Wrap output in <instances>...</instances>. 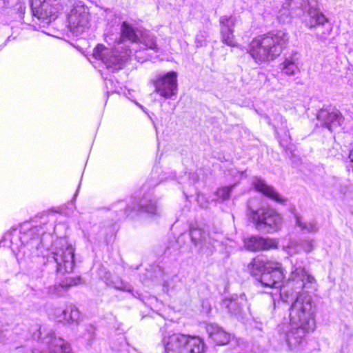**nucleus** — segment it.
<instances>
[{"label":"nucleus","mask_w":353,"mask_h":353,"mask_svg":"<svg viewBox=\"0 0 353 353\" xmlns=\"http://www.w3.org/2000/svg\"><path fill=\"white\" fill-rule=\"evenodd\" d=\"M281 72H279V77L281 78H286L287 81L293 79V77L299 72V68H279Z\"/></svg>","instance_id":"nucleus-27"},{"label":"nucleus","mask_w":353,"mask_h":353,"mask_svg":"<svg viewBox=\"0 0 353 353\" xmlns=\"http://www.w3.org/2000/svg\"><path fill=\"white\" fill-rule=\"evenodd\" d=\"M318 121L329 131L333 132L338 128L345 130L343 126L345 119L341 112L334 106L323 105L316 115Z\"/></svg>","instance_id":"nucleus-13"},{"label":"nucleus","mask_w":353,"mask_h":353,"mask_svg":"<svg viewBox=\"0 0 353 353\" xmlns=\"http://www.w3.org/2000/svg\"><path fill=\"white\" fill-rule=\"evenodd\" d=\"M350 163L347 165V170L349 172L353 173V148L350 150L349 154Z\"/></svg>","instance_id":"nucleus-33"},{"label":"nucleus","mask_w":353,"mask_h":353,"mask_svg":"<svg viewBox=\"0 0 353 353\" xmlns=\"http://www.w3.org/2000/svg\"><path fill=\"white\" fill-rule=\"evenodd\" d=\"M94 330L95 329L93 326H92V325L88 326V329L87 330V331H88V340L89 341V343H91L92 339L94 336Z\"/></svg>","instance_id":"nucleus-34"},{"label":"nucleus","mask_w":353,"mask_h":353,"mask_svg":"<svg viewBox=\"0 0 353 353\" xmlns=\"http://www.w3.org/2000/svg\"><path fill=\"white\" fill-rule=\"evenodd\" d=\"M80 185H81V183L79 184L77 190H76V192H75V193H74V196H73V197H72V199L71 200V203H74L76 199H77V197L78 194H79V188H80Z\"/></svg>","instance_id":"nucleus-36"},{"label":"nucleus","mask_w":353,"mask_h":353,"mask_svg":"<svg viewBox=\"0 0 353 353\" xmlns=\"http://www.w3.org/2000/svg\"><path fill=\"white\" fill-rule=\"evenodd\" d=\"M327 22V18L322 12L317 10L311 12L310 26L312 27L317 25H324Z\"/></svg>","instance_id":"nucleus-26"},{"label":"nucleus","mask_w":353,"mask_h":353,"mask_svg":"<svg viewBox=\"0 0 353 353\" xmlns=\"http://www.w3.org/2000/svg\"><path fill=\"white\" fill-rule=\"evenodd\" d=\"M291 263V274L284 284L281 264L265 256L253 258L248 269L261 286L275 289L283 303L292 302L290 322L278 325L272 343L299 352L305 350L306 334L315 329L314 305L309 292L315 289L316 280L305 270L303 259H292Z\"/></svg>","instance_id":"nucleus-2"},{"label":"nucleus","mask_w":353,"mask_h":353,"mask_svg":"<svg viewBox=\"0 0 353 353\" xmlns=\"http://www.w3.org/2000/svg\"><path fill=\"white\" fill-rule=\"evenodd\" d=\"M54 214L42 213L34 219L12 228L6 232L0 245L10 248L18 259L20 253L28 258L42 259L45 270L37 268L28 272L29 286L39 297L48 294L52 298L64 296L68 289L81 283L80 276L67 277L61 283L46 286L48 279L58 274L73 271L75 266V248L66 237L53 240L57 226Z\"/></svg>","instance_id":"nucleus-1"},{"label":"nucleus","mask_w":353,"mask_h":353,"mask_svg":"<svg viewBox=\"0 0 353 353\" xmlns=\"http://www.w3.org/2000/svg\"><path fill=\"white\" fill-rule=\"evenodd\" d=\"M108 50V48L104 44L98 43L93 49L92 56L94 59L105 62L107 59L106 52Z\"/></svg>","instance_id":"nucleus-25"},{"label":"nucleus","mask_w":353,"mask_h":353,"mask_svg":"<svg viewBox=\"0 0 353 353\" xmlns=\"http://www.w3.org/2000/svg\"><path fill=\"white\" fill-rule=\"evenodd\" d=\"M117 340L118 341V345L114 342H111L110 347L112 350L119 352L122 351V348L125 345V339L123 334H119Z\"/></svg>","instance_id":"nucleus-29"},{"label":"nucleus","mask_w":353,"mask_h":353,"mask_svg":"<svg viewBox=\"0 0 353 353\" xmlns=\"http://www.w3.org/2000/svg\"><path fill=\"white\" fill-rule=\"evenodd\" d=\"M32 339L39 343L43 350L32 347L21 346L16 349L17 353H71L70 344L61 337H57L50 327L36 325L31 327Z\"/></svg>","instance_id":"nucleus-5"},{"label":"nucleus","mask_w":353,"mask_h":353,"mask_svg":"<svg viewBox=\"0 0 353 353\" xmlns=\"http://www.w3.org/2000/svg\"><path fill=\"white\" fill-rule=\"evenodd\" d=\"M154 92L164 99H172L178 92V73L171 70L156 74L150 79Z\"/></svg>","instance_id":"nucleus-11"},{"label":"nucleus","mask_w":353,"mask_h":353,"mask_svg":"<svg viewBox=\"0 0 353 353\" xmlns=\"http://www.w3.org/2000/svg\"><path fill=\"white\" fill-rule=\"evenodd\" d=\"M148 280L161 282L163 292L170 295L181 285V280L178 276L176 264L172 266L159 265L150 266V270H146L145 277L141 276V281L144 285H148Z\"/></svg>","instance_id":"nucleus-8"},{"label":"nucleus","mask_w":353,"mask_h":353,"mask_svg":"<svg viewBox=\"0 0 353 353\" xmlns=\"http://www.w3.org/2000/svg\"><path fill=\"white\" fill-rule=\"evenodd\" d=\"M199 180V176L196 173H189L190 183H195Z\"/></svg>","instance_id":"nucleus-35"},{"label":"nucleus","mask_w":353,"mask_h":353,"mask_svg":"<svg viewBox=\"0 0 353 353\" xmlns=\"http://www.w3.org/2000/svg\"><path fill=\"white\" fill-rule=\"evenodd\" d=\"M295 63L294 61H285V66H289L290 65H294Z\"/></svg>","instance_id":"nucleus-38"},{"label":"nucleus","mask_w":353,"mask_h":353,"mask_svg":"<svg viewBox=\"0 0 353 353\" xmlns=\"http://www.w3.org/2000/svg\"><path fill=\"white\" fill-rule=\"evenodd\" d=\"M30 8L32 16L49 23L58 17L61 5L58 0H30Z\"/></svg>","instance_id":"nucleus-12"},{"label":"nucleus","mask_w":353,"mask_h":353,"mask_svg":"<svg viewBox=\"0 0 353 353\" xmlns=\"http://www.w3.org/2000/svg\"><path fill=\"white\" fill-rule=\"evenodd\" d=\"M144 43L145 44V46L150 49L154 50V49L157 48V44L155 39L154 37L148 39V40H145Z\"/></svg>","instance_id":"nucleus-32"},{"label":"nucleus","mask_w":353,"mask_h":353,"mask_svg":"<svg viewBox=\"0 0 353 353\" xmlns=\"http://www.w3.org/2000/svg\"><path fill=\"white\" fill-rule=\"evenodd\" d=\"M221 41L229 46H236V42L235 40V37L234 35V30L232 28L231 29H221Z\"/></svg>","instance_id":"nucleus-24"},{"label":"nucleus","mask_w":353,"mask_h":353,"mask_svg":"<svg viewBox=\"0 0 353 353\" xmlns=\"http://www.w3.org/2000/svg\"><path fill=\"white\" fill-rule=\"evenodd\" d=\"M221 307L238 320H243L246 314V310H249L244 294H232L229 297H225L222 300Z\"/></svg>","instance_id":"nucleus-14"},{"label":"nucleus","mask_w":353,"mask_h":353,"mask_svg":"<svg viewBox=\"0 0 353 353\" xmlns=\"http://www.w3.org/2000/svg\"><path fill=\"white\" fill-rule=\"evenodd\" d=\"M294 219L296 225L303 231H305L309 233H316L319 230V227L315 220L303 221L301 217L297 214L294 215Z\"/></svg>","instance_id":"nucleus-21"},{"label":"nucleus","mask_w":353,"mask_h":353,"mask_svg":"<svg viewBox=\"0 0 353 353\" xmlns=\"http://www.w3.org/2000/svg\"><path fill=\"white\" fill-rule=\"evenodd\" d=\"M57 321H65L69 324H78L80 319V312L76 305L70 304L62 310L57 309L54 312Z\"/></svg>","instance_id":"nucleus-18"},{"label":"nucleus","mask_w":353,"mask_h":353,"mask_svg":"<svg viewBox=\"0 0 353 353\" xmlns=\"http://www.w3.org/2000/svg\"><path fill=\"white\" fill-rule=\"evenodd\" d=\"M237 183H234L229 185L219 188L215 192L216 196L219 200L222 201L228 200L230 197L232 191L237 186Z\"/></svg>","instance_id":"nucleus-23"},{"label":"nucleus","mask_w":353,"mask_h":353,"mask_svg":"<svg viewBox=\"0 0 353 353\" xmlns=\"http://www.w3.org/2000/svg\"><path fill=\"white\" fill-rule=\"evenodd\" d=\"M332 182L335 184L337 182V179L334 177L331 179ZM339 189L336 186V185H334L332 188H326L325 190H323V195L325 196H327L328 194H330L331 196L334 195L336 191H338Z\"/></svg>","instance_id":"nucleus-31"},{"label":"nucleus","mask_w":353,"mask_h":353,"mask_svg":"<svg viewBox=\"0 0 353 353\" xmlns=\"http://www.w3.org/2000/svg\"><path fill=\"white\" fill-rule=\"evenodd\" d=\"M161 331L165 353H204L205 350L204 341L199 336L166 332L165 327Z\"/></svg>","instance_id":"nucleus-7"},{"label":"nucleus","mask_w":353,"mask_h":353,"mask_svg":"<svg viewBox=\"0 0 353 353\" xmlns=\"http://www.w3.org/2000/svg\"><path fill=\"white\" fill-rule=\"evenodd\" d=\"M276 120L280 123L273 124L275 133L277 135H283L285 137H288L289 140H291L289 130L287 129L286 120L279 114L276 116Z\"/></svg>","instance_id":"nucleus-22"},{"label":"nucleus","mask_w":353,"mask_h":353,"mask_svg":"<svg viewBox=\"0 0 353 353\" xmlns=\"http://www.w3.org/2000/svg\"><path fill=\"white\" fill-rule=\"evenodd\" d=\"M221 29H231L235 25L232 16H222L219 20Z\"/></svg>","instance_id":"nucleus-28"},{"label":"nucleus","mask_w":353,"mask_h":353,"mask_svg":"<svg viewBox=\"0 0 353 353\" xmlns=\"http://www.w3.org/2000/svg\"><path fill=\"white\" fill-rule=\"evenodd\" d=\"M254 189L272 200L284 203V199L272 186L269 185L261 177L255 176L252 182Z\"/></svg>","instance_id":"nucleus-15"},{"label":"nucleus","mask_w":353,"mask_h":353,"mask_svg":"<svg viewBox=\"0 0 353 353\" xmlns=\"http://www.w3.org/2000/svg\"><path fill=\"white\" fill-rule=\"evenodd\" d=\"M301 245L305 252L309 253L314 249V241L303 240L301 242Z\"/></svg>","instance_id":"nucleus-30"},{"label":"nucleus","mask_w":353,"mask_h":353,"mask_svg":"<svg viewBox=\"0 0 353 353\" xmlns=\"http://www.w3.org/2000/svg\"><path fill=\"white\" fill-rule=\"evenodd\" d=\"M135 104L150 117L148 112H147V109L144 106H143L141 104H140L137 101L135 102Z\"/></svg>","instance_id":"nucleus-37"},{"label":"nucleus","mask_w":353,"mask_h":353,"mask_svg":"<svg viewBox=\"0 0 353 353\" xmlns=\"http://www.w3.org/2000/svg\"><path fill=\"white\" fill-rule=\"evenodd\" d=\"M125 41H129L134 43L140 41L137 30L127 21L122 22L121 25V34L119 43H121Z\"/></svg>","instance_id":"nucleus-20"},{"label":"nucleus","mask_w":353,"mask_h":353,"mask_svg":"<svg viewBox=\"0 0 353 353\" xmlns=\"http://www.w3.org/2000/svg\"><path fill=\"white\" fill-rule=\"evenodd\" d=\"M169 179H174L179 183H183L181 176H177L175 172L163 170L161 167L155 165L150 177L143 184L139 194L132 196L127 200L118 201L111 205L108 209V213L112 216L111 223L105 227L93 225L90 232H84V237L91 245H97L104 241L108 236L112 235L117 231L118 221L128 217L134 219L136 216H158L160 214L159 199L154 194V188Z\"/></svg>","instance_id":"nucleus-3"},{"label":"nucleus","mask_w":353,"mask_h":353,"mask_svg":"<svg viewBox=\"0 0 353 353\" xmlns=\"http://www.w3.org/2000/svg\"><path fill=\"white\" fill-rule=\"evenodd\" d=\"M289 42L287 32L281 30H270L252 39L249 53L256 63L275 59Z\"/></svg>","instance_id":"nucleus-4"},{"label":"nucleus","mask_w":353,"mask_h":353,"mask_svg":"<svg viewBox=\"0 0 353 353\" xmlns=\"http://www.w3.org/2000/svg\"><path fill=\"white\" fill-rule=\"evenodd\" d=\"M243 242L246 249L253 252L266 250L277 246L275 241L256 235H252L245 239Z\"/></svg>","instance_id":"nucleus-16"},{"label":"nucleus","mask_w":353,"mask_h":353,"mask_svg":"<svg viewBox=\"0 0 353 353\" xmlns=\"http://www.w3.org/2000/svg\"><path fill=\"white\" fill-rule=\"evenodd\" d=\"M105 283L107 285L112 287L117 290L130 292L134 297L139 299L145 303V296L138 290H134L132 286L124 282L119 277L106 278Z\"/></svg>","instance_id":"nucleus-19"},{"label":"nucleus","mask_w":353,"mask_h":353,"mask_svg":"<svg viewBox=\"0 0 353 353\" xmlns=\"http://www.w3.org/2000/svg\"><path fill=\"white\" fill-rule=\"evenodd\" d=\"M247 216L257 230L268 232L276 230L282 221L281 215L274 209L261 207L254 210L250 203L248 205Z\"/></svg>","instance_id":"nucleus-10"},{"label":"nucleus","mask_w":353,"mask_h":353,"mask_svg":"<svg viewBox=\"0 0 353 353\" xmlns=\"http://www.w3.org/2000/svg\"><path fill=\"white\" fill-rule=\"evenodd\" d=\"M123 68H101L99 72L103 80L106 91L104 94L105 103H107L110 93L123 94L127 99L137 102L135 100L134 92L133 90L123 88L121 84L126 78V74L122 71Z\"/></svg>","instance_id":"nucleus-9"},{"label":"nucleus","mask_w":353,"mask_h":353,"mask_svg":"<svg viewBox=\"0 0 353 353\" xmlns=\"http://www.w3.org/2000/svg\"><path fill=\"white\" fill-rule=\"evenodd\" d=\"M206 331L209 338L217 345L228 344L234 336L226 332L223 327L216 323H208L206 325Z\"/></svg>","instance_id":"nucleus-17"},{"label":"nucleus","mask_w":353,"mask_h":353,"mask_svg":"<svg viewBox=\"0 0 353 353\" xmlns=\"http://www.w3.org/2000/svg\"><path fill=\"white\" fill-rule=\"evenodd\" d=\"M187 237L199 254L208 257L212 255L220 242L211 237L209 234L199 228L191 227L188 233L181 234L176 239L171 240L165 250V253L171 254L172 251L179 250L183 247Z\"/></svg>","instance_id":"nucleus-6"},{"label":"nucleus","mask_w":353,"mask_h":353,"mask_svg":"<svg viewBox=\"0 0 353 353\" xmlns=\"http://www.w3.org/2000/svg\"><path fill=\"white\" fill-rule=\"evenodd\" d=\"M351 131H352V133H353V128L351 130Z\"/></svg>","instance_id":"nucleus-39"}]
</instances>
